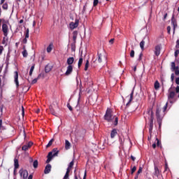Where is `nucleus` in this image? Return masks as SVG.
Wrapping results in <instances>:
<instances>
[{
	"label": "nucleus",
	"mask_w": 179,
	"mask_h": 179,
	"mask_svg": "<svg viewBox=\"0 0 179 179\" xmlns=\"http://www.w3.org/2000/svg\"><path fill=\"white\" fill-rule=\"evenodd\" d=\"M142 57H143V54L141 53L139 55L138 61H141L142 60Z\"/></svg>",
	"instance_id": "nucleus-50"
},
{
	"label": "nucleus",
	"mask_w": 179,
	"mask_h": 179,
	"mask_svg": "<svg viewBox=\"0 0 179 179\" xmlns=\"http://www.w3.org/2000/svg\"><path fill=\"white\" fill-rule=\"evenodd\" d=\"M29 31H29V28L26 29V31H25V37H24V38L22 40V43H23L24 44H27V38H29Z\"/></svg>",
	"instance_id": "nucleus-12"
},
{
	"label": "nucleus",
	"mask_w": 179,
	"mask_h": 179,
	"mask_svg": "<svg viewBox=\"0 0 179 179\" xmlns=\"http://www.w3.org/2000/svg\"><path fill=\"white\" fill-rule=\"evenodd\" d=\"M135 171H136V166H134V167L131 169V174H134V173H135Z\"/></svg>",
	"instance_id": "nucleus-44"
},
{
	"label": "nucleus",
	"mask_w": 179,
	"mask_h": 179,
	"mask_svg": "<svg viewBox=\"0 0 179 179\" xmlns=\"http://www.w3.org/2000/svg\"><path fill=\"white\" fill-rule=\"evenodd\" d=\"M73 164H75V162L73 160H72L70 163L69 165L67 168V170H69V171H71V170H72V167H73Z\"/></svg>",
	"instance_id": "nucleus-28"
},
{
	"label": "nucleus",
	"mask_w": 179,
	"mask_h": 179,
	"mask_svg": "<svg viewBox=\"0 0 179 179\" xmlns=\"http://www.w3.org/2000/svg\"><path fill=\"white\" fill-rule=\"evenodd\" d=\"M82 64H83V56H80L78 60V68H80L82 66Z\"/></svg>",
	"instance_id": "nucleus-27"
},
{
	"label": "nucleus",
	"mask_w": 179,
	"mask_h": 179,
	"mask_svg": "<svg viewBox=\"0 0 179 179\" xmlns=\"http://www.w3.org/2000/svg\"><path fill=\"white\" fill-rule=\"evenodd\" d=\"M52 51V44H50L47 48V52H51Z\"/></svg>",
	"instance_id": "nucleus-33"
},
{
	"label": "nucleus",
	"mask_w": 179,
	"mask_h": 179,
	"mask_svg": "<svg viewBox=\"0 0 179 179\" xmlns=\"http://www.w3.org/2000/svg\"><path fill=\"white\" fill-rule=\"evenodd\" d=\"M14 169H15V170L19 169V160L16 158L14 159Z\"/></svg>",
	"instance_id": "nucleus-22"
},
{
	"label": "nucleus",
	"mask_w": 179,
	"mask_h": 179,
	"mask_svg": "<svg viewBox=\"0 0 179 179\" xmlns=\"http://www.w3.org/2000/svg\"><path fill=\"white\" fill-rule=\"evenodd\" d=\"M8 3H3V5H2V8H3L4 10H8Z\"/></svg>",
	"instance_id": "nucleus-34"
},
{
	"label": "nucleus",
	"mask_w": 179,
	"mask_h": 179,
	"mask_svg": "<svg viewBox=\"0 0 179 179\" xmlns=\"http://www.w3.org/2000/svg\"><path fill=\"white\" fill-rule=\"evenodd\" d=\"M142 170H143L142 166H140L139 169L137 171V174H141V173H142Z\"/></svg>",
	"instance_id": "nucleus-45"
},
{
	"label": "nucleus",
	"mask_w": 179,
	"mask_h": 179,
	"mask_svg": "<svg viewBox=\"0 0 179 179\" xmlns=\"http://www.w3.org/2000/svg\"><path fill=\"white\" fill-rule=\"evenodd\" d=\"M131 159L133 162H135V160H136V158L135 157H134V155H131Z\"/></svg>",
	"instance_id": "nucleus-52"
},
{
	"label": "nucleus",
	"mask_w": 179,
	"mask_h": 179,
	"mask_svg": "<svg viewBox=\"0 0 179 179\" xmlns=\"http://www.w3.org/2000/svg\"><path fill=\"white\" fill-rule=\"evenodd\" d=\"M154 176H155V177H159V176H160V171L159 170L157 166H155Z\"/></svg>",
	"instance_id": "nucleus-19"
},
{
	"label": "nucleus",
	"mask_w": 179,
	"mask_h": 179,
	"mask_svg": "<svg viewBox=\"0 0 179 179\" xmlns=\"http://www.w3.org/2000/svg\"><path fill=\"white\" fill-rule=\"evenodd\" d=\"M99 5V0H94L93 6H97Z\"/></svg>",
	"instance_id": "nucleus-40"
},
{
	"label": "nucleus",
	"mask_w": 179,
	"mask_h": 179,
	"mask_svg": "<svg viewBox=\"0 0 179 179\" xmlns=\"http://www.w3.org/2000/svg\"><path fill=\"white\" fill-rule=\"evenodd\" d=\"M58 153H59V151H57L52 154V152H50L47 156V157H50V159H52V157L55 156H58Z\"/></svg>",
	"instance_id": "nucleus-18"
},
{
	"label": "nucleus",
	"mask_w": 179,
	"mask_h": 179,
	"mask_svg": "<svg viewBox=\"0 0 179 179\" xmlns=\"http://www.w3.org/2000/svg\"><path fill=\"white\" fill-rule=\"evenodd\" d=\"M50 171H51V164H48L45 168L44 173L45 174H48Z\"/></svg>",
	"instance_id": "nucleus-17"
},
{
	"label": "nucleus",
	"mask_w": 179,
	"mask_h": 179,
	"mask_svg": "<svg viewBox=\"0 0 179 179\" xmlns=\"http://www.w3.org/2000/svg\"><path fill=\"white\" fill-rule=\"evenodd\" d=\"M156 117L157 122H162L163 121V117L160 116V109L157 108L156 110Z\"/></svg>",
	"instance_id": "nucleus-9"
},
{
	"label": "nucleus",
	"mask_w": 179,
	"mask_h": 179,
	"mask_svg": "<svg viewBox=\"0 0 179 179\" xmlns=\"http://www.w3.org/2000/svg\"><path fill=\"white\" fill-rule=\"evenodd\" d=\"M73 62H75V58L73 57H69L67 59L66 64L69 66H72V64H73Z\"/></svg>",
	"instance_id": "nucleus-16"
},
{
	"label": "nucleus",
	"mask_w": 179,
	"mask_h": 179,
	"mask_svg": "<svg viewBox=\"0 0 179 179\" xmlns=\"http://www.w3.org/2000/svg\"><path fill=\"white\" fill-rule=\"evenodd\" d=\"M130 57H131V58H134L135 57V50H131Z\"/></svg>",
	"instance_id": "nucleus-39"
},
{
	"label": "nucleus",
	"mask_w": 179,
	"mask_h": 179,
	"mask_svg": "<svg viewBox=\"0 0 179 179\" xmlns=\"http://www.w3.org/2000/svg\"><path fill=\"white\" fill-rule=\"evenodd\" d=\"M117 135H118V131L116 129H113L111 132H110V138L112 139H114V138H115V136H117Z\"/></svg>",
	"instance_id": "nucleus-14"
},
{
	"label": "nucleus",
	"mask_w": 179,
	"mask_h": 179,
	"mask_svg": "<svg viewBox=\"0 0 179 179\" xmlns=\"http://www.w3.org/2000/svg\"><path fill=\"white\" fill-rule=\"evenodd\" d=\"M169 94H168V100L171 104H173V103H176L177 101V99H176V92L173 91L169 90Z\"/></svg>",
	"instance_id": "nucleus-4"
},
{
	"label": "nucleus",
	"mask_w": 179,
	"mask_h": 179,
	"mask_svg": "<svg viewBox=\"0 0 179 179\" xmlns=\"http://www.w3.org/2000/svg\"><path fill=\"white\" fill-rule=\"evenodd\" d=\"M51 160H52V158L48 157V159H47V160H46V163H50V162H51Z\"/></svg>",
	"instance_id": "nucleus-53"
},
{
	"label": "nucleus",
	"mask_w": 179,
	"mask_h": 179,
	"mask_svg": "<svg viewBox=\"0 0 179 179\" xmlns=\"http://www.w3.org/2000/svg\"><path fill=\"white\" fill-rule=\"evenodd\" d=\"M169 106V102H166V103L165 104V106L163 108V111H166L167 110V107Z\"/></svg>",
	"instance_id": "nucleus-41"
},
{
	"label": "nucleus",
	"mask_w": 179,
	"mask_h": 179,
	"mask_svg": "<svg viewBox=\"0 0 179 179\" xmlns=\"http://www.w3.org/2000/svg\"><path fill=\"white\" fill-rule=\"evenodd\" d=\"M176 93H179V86L178 85L176 88Z\"/></svg>",
	"instance_id": "nucleus-60"
},
{
	"label": "nucleus",
	"mask_w": 179,
	"mask_h": 179,
	"mask_svg": "<svg viewBox=\"0 0 179 179\" xmlns=\"http://www.w3.org/2000/svg\"><path fill=\"white\" fill-rule=\"evenodd\" d=\"M110 44H114V38H112L109 41Z\"/></svg>",
	"instance_id": "nucleus-59"
},
{
	"label": "nucleus",
	"mask_w": 179,
	"mask_h": 179,
	"mask_svg": "<svg viewBox=\"0 0 179 179\" xmlns=\"http://www.w3.org/2000/svg\"><path fill=\"white\" fill-rule=\"evenodd\" d=\"M76 38H78V31H74L73 32V41L74 44H76Z\"/></svg>",
	"instance_id": "nucleus-20"
},
{
	"label": "nucleus",
	"mask_w": 179,
	"mask_h": 179,
	"mask_svg": "<svg viewBox=\"0 0 179 179\" xmlns=\"http://www.w3.org/2000/svg\"><path fill=\"white\" fill-rule=\"evenodd\" d=\"M144 118H146V117H150V127H149V134L150 136L148 137V140L152 139V133L153 131V121L155 120V115L153 113V110L150 108H149L146 113H144Z\"/></svg>",
	"instance_id": "nucleus-1"
},
{
	"label": "nucleus",
	"mask_w": 179,
	"mask_h": 179,
	"mask_svg": "<svg viewBox=\"0 0 179 179\" xmlns=\"http://www.w3.org/2000/svg\"><path fill=\"white\" fill-rule=\"evenodd\" d=\"M176 48H179V39H178L176 41Z\"/></svg>",
	"instance_id": "nucleus-51"
},
{
	"label": "nucleus",
	"mask_w": 179,
	"mask_h": 179,
	"mask_svg": "<svg viewBox=\"0 0 179 179\" xmlns=\"http://www.w3.org/2000/svg\"><path fill=\"white\" fill-rule=\"evenodd\" d=\"M52 152V153H57V152H58V150H57V148H54Z\"/></svg>",
	"instance_id": "nucleus-61"
},
{
	"label": "nucleus",
	"mask_w": 179,
	"mask_h": 179,
	"mask_svg": "<svg viewBox=\"0 0 179 179\" xmlns=\"http://www.w3.org/2000/svg\"><path fill=\"white\" fill-rule=\"evenodd\" d=\"M114 125H118V117H115Z\"/></svg>",
	"instance_id": "nucleus-42"
},
{
	"label": "nucleus",
	"mask_w": 179,
	"mask_h": 179,
	"mask_svg": "<svg viewBox=\"0 0 179 179\" xmlns=\"http://www.w3.org/2000/svg\"><path fill=\"white\" fill-rule=\"evenodd\" d=\"M34 66H36V64H33L30 69L29 71V76H31L33 75V71H34Z\"/></svg>",
	"instance_id": "nucleus-32"
},
{
	"label": "nucleus",
	"mask_w": 179,
	"mask_h": 179,
	"mask_svg": "<svg viewBox=\"0 0 179 179\" xmlns=\"http://www.w3.org/2000/svg\"><path fill=\"white\" fill-rule=\"evenodd\" d=\"M175 75H176L177 76H179V69L175 71Z\"/></svg>",
	"instance_id": "nucleus-56"
},
{
	"label": "nucleus",
	"mask_w": 179,
	"mask_h": 179,
	"mask_svg": "<svg viewBox=\"0 0 179 179\" xmlns=\"http://www.w3.org/2000/svg\"><path fill=\"white\" fill-rule=\"evenodd\" d=\"M162 50V47L160 46V45H157L155 47V54L157 57H159L160 55V51Z\"/></svg>",
	"instance_id": "nucleus-10"
},
{
	"label": "nucleus",
	"mask_w": 179,
	"mask_h": 179,
	"mask_svg": "<svg viewBox=\"0 0 179 179\" xmlns=\"http://www.w3.org/2000/svg\"><path fill=\"white\" fill-rule=\"evenodd\" d=\"M67 107H68V108H69V110H70V111H72V106H71V105L69 103L68 105H67Z\"/></svg>",
	"instance_id": "nucleus-54"
},
{
	"label": "nucleus",
	"mask_w": 179,
	"mask_h": 179,
	"mask_svg": "<svg viewBox=\"0 0 179 179\" xmlns=\"http://www.w3.org/2000/svg\"><path fill=\"white\" fill-rule=\"evenodd\" d=\"M157 146H160V141L159 138H156Z\"/></svg>",
	"instance_id": "nucleus-46"
},
{
	"label": "nucleus",
	"mask_w": 179,
	"mask_h": 179,
	"mask_svg": "<svg viewBox=\"0 0 179 179\" xmlns=\"http://www.w3.org/2000/svg\"><path fill=\"white\" fill-rule=\"evenodd\" d=\"M98 62L101 64L103 61H107V57L104 55V53L98 52Z\"/></svg>",
	"instance_id": "nucleus-6"
},
{
	"label": "nucleus",
	"mask_w": 179,
	"mask_h": 179,
	"mask_svg": "<svg viewBox=\"0 0 179 179\" xmlns=\"http://www.w3.org/2000/svg\"><path fill=\"white\" fill-rule=\"evenodd\" d=\"M166 29H167L168 34H170V31H171V27L168 26Z\"/></svg>",
	"instance_id": "nucleus-48"
},
{
	"label": "nucleus",
	"mask_w": 179,
	"mask_h": 179,
	"mask_svg": "<svg viewBox=\"0 0 179 179\" xmlns=\"http://www.w3.org/2000/svg\"><path fill=\"white\" fill-rule=\"evenodd\" d=\"M28 179H33V175H29L28 177Z\"/></svg>",
	"instance_id": "nucleus-64"
},
{
	"label": "nucleus",
	"mask_w": 179,
	"mask_h": 179,
	"mask_svg": "<svg viewBox=\"0 0 179 179\" xmlns=\"http://www.w3.org/2000/svg\"><path fill=\"white\" fill-rule=\"evenodd\" d=\"M22 55H23L24 58H27V57L28 55L27 50H24L22 52Z\"/></svg>",
	"instance_id": "nucleus-38"
},
{
	"label": "nucleus",
	"mask_w": 179,
	"mask_h": 179,
	"mask_svg": "<svg viewBox=\"0 0 179 179\" xmlns=\"http://www.w3.org/2000/svg\"><path fill=\"white\" fill-rule=\"evenodd\" d=\"M20 177H22V178L26 179L27 177H29V172L26 169H20L19 171Z\"/></svg>",
	"instance_id": "nucleus-5"
},
{
	"label": "nucleus",
	"mask_w": 179,
	"mask_h": 179,
	"mask_svg": "<svg viewBox=\"0 0 179 179\" xmlns=\"http://www.w3.org/2000/svg\"><path fill=\"white\" fill-rule=\"evenodd\" d=\"M154 89L159 90L160 89V83L158 80H156L154 84Z\"/></svg>",
	"instance_id": "nucleus-23"
},
{
	"label": "nucleus",
	"mask_w": 179,
	"mask_h": 179,
	"mask_svg": "<svg viewBox=\"0 0 179 179\" xmlns=\"http://www.w3.org/2000/svg\"><path fill=\"white\" fill-rule=\"evenodd\" d=\"M86 176H87V172L85 171L84 173L83 179H86Z\"/></svg>",
	"instance_id": "nucleus-62"
},
{
	"label": "nucleus",
	"mask_w": 179,
	"mask_h": 179,
	"mask_svg": "<svg viewBox=\"0 0 179 179\" xmlns=\"http://www.w3.org/2000/svg\"><path fill=\"white\" fill-rule=\"evenodd\" d=\"M103 118L107 122H111V121L114 120V115H113V110H111V108H108L106 110Z\"/></svg>",
	"instance_id": "nucleus-2"
},
{
	"label": "nucleus",
	"mask_w": 179,
	"mask_h": 179,
	"mask_svg": "<svg viewBox=\"0 0 179 179\" xmlns=\"http://www.w3.org/2000/svg\"><path fill=\"white\" fill-rule=\"evenodd\" d=\"M71 50L75 51V43L71 44Z\"/></svg>",
	"instance_id": "nucleus-49"
},
{
	"label": "nucleus",
	"mask_w": 179,
	"mask_h": 179,
	"mask_svg": "<svg viewBox=\"0 0 179 179\" xmlns=\"http://www.w3.org/2000/svg\"><path fill=\"white\" fill-rule=\"evenodd\" d=\"M178 54H179V50H177L175 51V57L176 58H177L178 57Z\"/></svg>",
	"instance_id": "nucleus-47"
},
{
	"label": "nucleus",
	"mask_w": 179,
	"mask_h": 179,
	"mask_svg": "<svg viewBox=\"0 0 179 179\" xmlns=\"http://www.w3.org/2000/svg\"><path fill=\"white\" fill-rule=\"evenodd\" d=\"M171 24L173 26V31H175L176 27H177V20H176L174 15H173L171 18Z\"/></svg>",
	"instance_id": "nucleus-15"
},
{
	"label": "nucleus",
	"mask_w": 179,
	"mask_h": 179,
	"mask_svg": "<svg viewBox=\"0 0 179 179\" xmlns=\"http://www.w3.org/2000/svg\"><path fill=\"white\" fill-rule=\"evenodd\" d=\"M176 85H179V77L176 78Z\"/></svg>",
	"instance_id": "nucleus-58"
},
{
	"label": "nucleus",
	"mask_w": 179,
	"mask_h": 179,
	"mask_svg": "<svg viewBox=\"0 0 179 179\" xmlns=\"http://www.w3.org/2000/svg\"><path fill=\"white\" fill-rule=\"evenodd\" d=\"M132 100H134V91H132L131 93L130 94V99L126 105L127 107H128V106L131 104V101H132Z\"/></svg>",
	"instance_id": "nucleus-26"
},
{
	"label": "nucleus",
	"mask_w": 179,
	"mask_h": 179,
	"mask_svg": "<svg viewBox=\"0 0 179 179\" xmlns=\"http://www.w3.org/2000/svg\"><path fill=\"white\" fill-rule=\"evenodd\" d=\"M14 73V83H15L17 89H19V73L17 71H15Z\"/></svg>",
	"instance_id": "nucleus-7"
},
{
	"label": "nucleus",
	"mask_w": 179,
	"mask_h": 179,
	"mask_svg": "<svg viewBox=\"0 0 179 179\" xmlns=\"http://www.w3.org/2000/svg\"><path fill=\"white\" fill-rule=\"evenodd\" d=\"M3 24H2V31L3 33L4 37H8V33L9 31V28L8 27V23H9V20H3Z\"/></svg>",
	"instance_id": "nucleus-3"
},
{
	"label": "nucleus",
	"mask_w": 179,
	"mask_h": 179,
	"mask_svg": "<svg viewBox=\"0 0 179 179\" xmlns=\"http://www.w3.org/2000/svg\"><path fill=\"white\" fill-rule=\"evenodd\" d=\"M171 81L173 82L174 81V73H172L171 76Z\"/></svg>",
	"instance_id": "nucleus-55"
},
{
	"label": "nucleus",
	"mask_w": 179,
	"mask_h": 179,
	"mask_svg": "<svg viewBox=\"0 0 179 179\" xmlns=\"http://www.w3.org/2000/svg\"><path fill=\"white\" fill-rule=\"evenodd\" d=\"M2 51H3V47L0 46V55L2 54Z\"/></svg>",
	"instance_id": "nucleus-57"
},
{
	"label": "nucleus",
	"mask_w": 179,
	"mask_h": 179,
	"mask_svg": "<svg viewBox=\"0 0 179 179\" xmlns=\"http://www.w3.org/2000/svg\"><path fill=\"white\" fill-rule=\"evenodd\" d=\"M42 75L39 74L38 76V77L36 78H34L32 82H31V85H35V83H37V80H38V79H40L41 78Z\"/></svg>",
	"instance_id": "nucleus-29"
},
{
	"label": "nucleus",
	"mask_w": 179,
	"mask_h": 179,
	"mask_svg": "<svg viewBox=\"0 0 179 179\" xmlns=\"http://www.w3.org/2000/svg\"><path fill=\"white\" fill-rule=\"evenodd\" d=\"M52 69V66H50L49 64L46 65L45 67V73H48Z\"/></svg>",
	"instance_id": "nucleus-24"
},
{
	"label": "nucleus",
	"mask_w": 179,
	"mask_h": 179,
	"mask_svg": "<svg viewBox=\"0 0 179 179\" xmlns=\"http://www.w3.org/2000/svg\"><path fill=\"white\" fill-rule=\"evenodd\" d=\"M52 142H54V138H52L48 143V145H46V148H50V146H51L52 145Z\"/></svg>",
	"instance_id": "nucleus-37"
},
{
	"label": "nucleus",
	"mask_w": 179,
	"mask_h": 179,
	"mask_svg": "<svg viewBox=\"0 0 179 179\" xmlns=\"http://www.w3.org/2000/svg\"><path fill=\"white\" fill-rule=\"evenodd\" d=\"M178 69H179V67L175 66V68L173 71H178Z\"/></svg>",
	"instance_id": "nucleus-63"
},
{
	"label": "nucleus",
	"mask_w": 179,
	"mask_h": 179,
	"mask_svg": "<svg viewBox=\"0 0 179 179\" xmlns=\"http://www.w3.org/2000/svg\"><path fill=\"white\" fill-rule=\"evenodd\" d=\"M78 26H79V20H78V19L75 20V22H71L69 24V27L71 30L76 29V27H78Z\"/></svg>",
	"instance_id": "nucleus-8"
},
{
	"label": "nucleus",
	"mask_w": 179,
	"mask_h": 179,
	"mask_svg": "<svg viewBox=\"0 0 179 179\" xmlns=\"http://www.w3.org/2000/svg\"><path fill=\"white\" fill-rule=\"evenodd\" d=\"M65 149L66 150H68L69 149H71V143L68 140L65 141Z\"/></svg>",
	"instance_id": "nucleus-25"
},
{
	"label": "nucleus",
	"mask_w": 179,
	"mask_h": 179,
	"mask_svg": "<svg viewBox=\"0 0 179 179\" xmlns=\"http://www.w3.org/2000/svg\"><path fill=\"white\" fill-rule=\"evenodd\" d=\"M34 169H37L38 167V161L35 160L33 163Z\"/></svg>",
	"instance_id": "nucleus-35"
},
{
	"label": "nucleus",
	"mask_w": 179,
	"mask_h": 179,
	"mask_svg": "<svg viewBox=\"0 0 179 179\" xmlns=\"http://www.w3.org/2000/svg\"><path fill=\"white\" fill-rule=\"evenodd\" d=\"M33 146V143L32 142H29L27 145H23L22 147V150H24L26 152V150H28L29 148H31Z\"/></svg>",
	"instance_id": "nucleus-13"
},
{
	"label": "nucleus",
	"mask_w": 179,
	"mask_h": 179,
	"mask_svg": "<svg viewBox=\"0 0 179 179\" xmlns=\"http://www.w3.org/2000/svg\"><path fill=\"white\" fill-rule=\"evenodd\" d=\"M69 173H71V171H69V169H66V174L63 179H69Z\"/></svg>",
	"instance_id": "nucleus-31"
},
{
	"label": "nucleus",
	"mask_w": 179,
	"mask_h": 179,
	"mask_svg": "<svg viewBox=\"0 0 179 179\" xmlns=\"http://www.w3.org/2000/svg\"><path fill=\"white\" fill-rule=\"evenodd\" d=\"M145 42L144 40L141 41L140 43V48L142 50V51L145 50Z\"/></svg>",
	"instance_id": "nucleus-30"
},
{
	"label": "nucleus",
	"mask_w": 179,
	"mask_h": 179,
	"mask_svg": "<svg viewBox=\"0 0 179 179\" xmlns=\"http://www.w3.org/2000/svg\"><path fill=\"white\" fill-rule=\"evenodd\" d=\"M49 109L50 110V113L51 114H52V115H55L56 117L58 115L57 114V113L55 112V110L54 109V106L52 105H51L50 107H49Z\"/></svg>",
	"instance_id": "nucleus-21"
},
{
	"label": "nucleus",
	"mask_w": 179,
	"mask_h": 179,
	"mask_svg": "<svg viewBox=\"0 0 179 179\" xmlns=\"http://www.w3.org/2000/svg\"><path fill=\"white\" fill-rule=\"evenodd\" d=\"M174 68H176V63L174 62H171V69L173 71Z\"/></svg>",
	"instance_id": "nucleus-43"
},
{
	"label": "nucleus",
	"mask_w": 179,
	"mask_h": 179,
	"mask_svg": "<svg viewBox=\"0 0 179 179\" xmlns=\"http://www.w3.org/2000/svg\"><path fill=\"white\" fill-rule=\"evenodd\" d=\"M72 72H73V66H68L66 71L65 73V76H69V75H71V73H72Z\"/></svg>",
	"instance_id": "nucleus-11"
},
{
	"label": "nucleus",
	"mask_w": 179,
	"mask_h": 179,
	"mask_svg": "<svg viewBox=\"0 0 179 179\" xmlns=\"http://www.w3.org/2000/svg\"><path fill=\"white\" fill-rule=\"evenodd\" d=\"M87 69H89V60L86 61L84 70L87 71Z\"/></svg>",
	"instance_id": "nucleus-36"
}]
</instances>
